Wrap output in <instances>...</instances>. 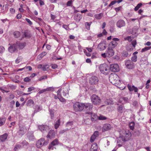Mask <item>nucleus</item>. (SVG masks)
Returning <instances> with one entry per match:
<instances>
[{
	"instance_id": "38",
	"label": "nucleus",
	"mask_w": 151,
	"mask_h": 151,
	"mask_svg": "<svg viewBox=\"0 0 151 151\" xmlns=\"http://www.w3.org/2000/svg\"><path fill=\"white\" fill-rule=\"evenodd\" d=\"M51 144L53 145H57L58 143V139H55L54 141L51 142Z\"/></svg>"
},
{
	"instance_id": "2",
	"label": "nucleus",
	"mask_w": 151,
	"mask_h": 151,
	"mask_svg": "<svg viewBox=\"0 0 151 151\" xmlns=\"http://www.w3.org/2000/svg\"><path fill=\"white\" fill-rule=\"evenodd\" d=\"M109 80L112 84L117 86L121 83L119 76L114 73L111 74L109 76Z\"/></svg>"
},
{
	"instance_id": "26",
	"label": "nucleus",
	"mask_w": 151,
	"mask_h": 151,
	"mask_svg": "<svg viewBox=\"0 0 151 151\" xmlns=\"http://www.w3.org/2000/svg\"><path fill=\"white\" fill-rule=\"evenodd\" d=\"M14 37L15 38H18L21 36L20 32L18 31H15L13 33Z\"/></svg>"
},
{
	"instance_id": "31",
	"label": "nucleus",
	"mask_w": 151,
	"mask_h": 151,
	"mask_svg": "<svg viewBox=\"0 0 151 151\" xmlns=\"http://www.w3.org/2000/svg\"><path fill=\"white\" fill-rule=\"evenodd\" d=\"M6 120L5 118H0V126L3 125L4 124Z\"/></svg>"
},
{
	"instance_id": "59",
	"label": "nucleus",
	"mask_w": 151,
	"mask_h": 151,
	"mask_svg": "<svg viewBox=\"0 0 151 151\" xmlns=\"http://www.w3.org/2000/svg\"><path fill=\"white\" fill-rule=\"evenodd\" d=\"M60 91H61V90H60V89L58 90L57 91V93H58L57 95H58V97H62L61 95V93H60Z\"/></svg>"
},
{
	"instance_id": "32",
	"label": "nucleus",
	"mask_w": 151,
	"mask_h": 151,
	"mask_svg": "<svg viewBox=\"0 0 151 151\" xmlns=\"http://www.w3.org/2000/svg\"><path fill=\"white\" fill-rule=\"evenodd\" d=\"M60 120L59 119L56 122V123L55 125V129H57L58 127H59L60 125Z\"/></svg>"
},
{
	"instance_id": "4",
	"label": "nucleus",
	"mask_w": 151,
	"mask_h": 151,
	"mask_svg": "<svg viewBox=\"0 0 151 151\" xmlns=\"http://www.w3.org/2000/svg\"><path fill=\"white\" fill-rule=\"evenodd\" d=\"M74 110L76 111H81L83 110V103L76 102L73 105Z\"/></svg>"
},
{
	"instance_id": "44",
	"label": "nucleus",
	"mask_w": 151,
	"mask_h": 151,
	"mask_svg": "<svg viewBox=\"0 0 151 151\" xmlns=\"http://www.w3.org/2000/svg\"><path fill=\"white\" fill-rule=\"evenodd\" d=\"M97 137H96L93 134L91 137L90 139V142H93L95 139Z\"/></svg>"
},
{
	"instance_id": "37",
	"label": "nucleus",
	"mask_w": 151,
	"mask_h": 151,
	"mask_svg": "<svg viewBox=\"0 0 151 151\" xmlns=\"http://www.w3.org/2000/svg\"><path fill=\"white\" fill-rule=\"evenodd\" d=\"M91 119L92 121H95L97 119L98 116L96 114H94L93 116H91Z\"/></svg>"
},
{
	"instance_id": "28",
	"label": "nucleus",
	"mask_w": 151,
	"mask_h": 151,
	"mask_svg": "<svg viewBox=\"0 0 151 151\" xmlns=\"http://www.w3.org/2000/svg\"><path fill=\"white\" fill-rule=\"evenodd\" d=\"M27 104L28 106H30L34 105V102L32 100L30 99L27 101Z\"/></svg>"
},
{
	"instance_id": "17",
	"label": "nucleus",
	"mask_w": 151,
	"mask_h": 151,
	"mask_svg": "<svg viewBox=\"0 0 151 151\" xmlns=\"http://www.w3.org/2000/svg\"><path fill=\"white\" fill-rule=\"evenodd\" d=\"M8 50L10 52L13 53L16 50H17V49L15 46V45H13L12 46H11L9 47Z\"/></svg>"
},
{
	"instance_id": "64",
	"label": "nucleus",
	"mask_w": 151,
	"mask_h": 151,
	"mask_svg": "<svg viewBox=\"0 0 151 151\" xmlns=\"http://www.w3.org/2000/svg\"><path fill=\"white\" fill-rule=\"evenodd\" d=\"M121 99L124 100L125 103L127 102L128 101V98L126 97H123L121 98Z\"/></svg>"
},
{
	"instance_id": "50",
	"label": "nucleus",
	"mask_w": 151,
	"mask_h": 151,
	"mask_svg": "<svg viewBox=\"0 0 151 151\" xmlns=\"http://www.w3.org/2000/svg\"><path fill=\"white\" fill-rule=\"evenodd\" d=\"M21 144L23 145V147L27 146L28 144V143L26 141H23L21 143Z\"/></svg>"
},
{
	"instance_id": "40",
	"label": "nucleus",
	"mask_w": 151,
	"mask_h": 151,
	"mask_svg": "<svg viewBox=\"0 0 151 151\" xmlns=\"http://www.w3.org/2000/svg\"><path fill=\"white\" fill-rule=\"evenodd\" d=\"M102 14L101 13L96 14L95 15V18L97 19H100L102 16Z\"/></svg>"
},
{
	"instance_id": "30",
	"label": "nucleus",
	"mask_w": 151,
	"mask_h": 151,
	"mask_svg": "<svg viewBox=\"0 0 151 151\" xmlns=\"http://www.w3.org/2000/svg\"><path fill=\"white\" fill-rule=\"evenodd\" d=\"M49 111L50 113L51 118L52 119L54 116V112L53 110L49 109Z\"/></svg>"
},
{
	"instance_id": "60",
	"label": "nucleus",
	"mask_w": 151,
	"mask_h": 151,
	"mask_svg": "<svg viewBox=\"0 0 151 151\" xmlns=\"http://www.w3.org/2000/svg\"><path fill=\"white\" fill-rule=\"evenodd\" d=\"M72 4V0H70L68 1L67 4V6H70Z\"/></svg>"
},
{
	"instance_id": "7",
	"label": "nucleus",
	"mask_w": 151,
	"mask_h": 151,
	"mask_svg": "<svg viewBox=\"0 0 151 151\" xmlns=\"http://www.w3.org/2000/svg\"><path fill=\"white\" fill-rule=\"evenodd\" d=\"M108 68V66L106 64L101 65L99 67V69L101 72L104 74H106L107 73V72L106 73L105 71H107Z\"/></svg>"
},
{
	"instance_id": "63",
	"label": "nucleus",
	"mask_w": 151,
	"mask_h": 151,
	"mask_svg": "<svg viewBox=\"0 0 151 151\" xmlns=\"http://www.w3.org/2000/svg\"><path fill=\"white\" fill-rule=\"evenodd\" d=\"M101 55L102 57H103L104 58H105L106 57H107V53L106 52V53H104L102 54Z\"/></svg>"
},
{
	"instance_id": "11",
	"label": "nucleus",
	"mask_w": 151,
	"mask_h": 151,
	"mask_svg": "<svg viewBox=\"0 0 151 151\" xmlns=\"http://www.w3.org/2000/svg\"><path fill=\"white\" fill-rule=\"evenodd\" d=\"M26 43L25 42H16V45L18 47L20 50L22 49L26 46Z\"/></svg>"
},
{
	"instance_id": "48",
	"label": "nucleus",
	"mask_w": 151,
	"mask_h": 151,
	"mask_svg": "<svg viewBox=\"0 0 151 151\" xmlns=\"http://www.w3.org/2000/svg\"><path fill=\"white\" fill-rule=\"evenodd\" d=\"M4 47L2 46H0V53H2L5 51Z\"/></svg>"
},
{
	"instance_id": "56",
	"label": "nucleus",
	"mask_w": 151,
	"mask_h": 151,
	"mask_svg": "<svg viewBox=\"0 0 151 151\" xmlns=\"http://www.w3.org/2000/svg\"><path fill=\"white\" fill-rule=\"evenodd\" d=\"M26 21L29 23V24L30 25H31L32 24V22L28 18L25 19Z\"/></svg>"
},
{
	"instance_id": "9",
	"label": "nucleus",
	"mask_w": 151,
	"mask_h": 151,
	"mask_svg": "<svg viewBox=\"0 0 151 151\" xmlns=\"http://www.w3.org/2000/svg\"><path fill=\"white\" fill-rule=\"evenodd\" d=\"M109 69L111 71L114 72H117L119 70V66L117 64L110 65Z\"/></svg>"
},
{
	"instance_id": "39",
	"label": "nucleus",
	"mask_w": 151,
	"mask_h": 151,
	"mask_svg": "<svg viewBox=\"0 0 151 151\" xmlns=\"http://www.w3.org/2000/svg\"><path fill=\"white\" fill-rule=\"evenodd\" d=\"M133 39V38L132 37L130 36H128L126 37H125L124 39L125 40H127L129 41V42H130Z\"/></svg>"
},
{
	"instance_id": "55",
	"label": "nucleus",
	"mask_w": 151,
	"mask_h": 151,
	"mask_svg": "<svg viewBox=\"0 0 151 151\" xmlns=\"http://www.w3.org/2000/svg\"><path fill=\"white\" fill-rule=\"evenodd\" d=\"M132 44L133 46L135 47L137 44V42L135 40H134L132 42Z\"/></svg>"
},
{
	"instance_id": "52",
	"label": "nucleus",
	"mask_w": 151,
	"mask_h": 151,
	"mask_svg": "<svg viewBox=\"0 0 151 151\" xmlns=\"http://www.w3.org/2000/svg\"><path fill=\"white\" fill-rule=\"evenodd\" d=\"M47 77L46 76H42L39 79V81H41L43 80H44L45 79H47Z\"/></svg>"
},
{
	"instance_id": "57",
	"label": "nucleus",
	"mask_w": 151,
	"mask_h": 151,
	"mask_svg": "<svg viewBox=\"0 0 151 151\" xmlns=\"http://www.w3.org/2000/svg\"><path fill=\"white\" fill-rule=\"evenodd\" d=\"M58 99L61 102H65V99L64 98H63L62 97H58Z\"/></svg>"
},
{
	"instance_id": "18",
	"label": "nucleus",
	"mask_w": 151,
	"mask_h": 151,
	"mask_svg": "<svg viewBox=\"0 0 151 151\" xmlns=\"http://www.w3.org/2000/svg\"><path fill=\"white\" fill-rule=\"evenodd\" d=\"M8 134L7 133H5L0 136V142H4L7 139Z\"/></svg>"
},
{
	"instance_id": "34",
	"label": "nucleus",
	"mask_w": 151,
	"mask_h": 151,
	"mask_svg": "<svg viewBox=\"0 0 151 151\" xmlns=\"http://www.w3.org/2000/svg\"><path fill=\"white\" fill-rule=\"evenodd\" d=\"M134 122H131L129 124V126L130 129L133 130L134 128Z\"/></svg>"
},
{
	"instance_id": "27",
	"label": "nucleus",
	"mask_w": 151,
	"mask_h": 151,
	"mask_svg": "<svg viewBox=\"0 0 151 151\" xmlns=\"http://www.w3.org/2000/svg\"><path fill=\"white\" fill-rule=\"evenodd\" d=\"M117 45V43L115 41H112L109 44V46H110L111 48H114L116 47Z\"/></svg>"
},
{
	"instance_id": "62",
	"label": "nucleus",
	"mask_w": 151,
	"mask_h": 151,
	"mask_svg": "<svg viewBox=\"0 0 151 151\" xmlns=\"http://www.w3.org/2000/svg\"><path fill=\"white\" fill-rule=\"evenodd\" d=\"M63 27L65 28V29L67 30L69 29L68 25H63Z\"/></svg>"
},
{
	"instance_id": "61",
	"label": "nucleus",
	"mask_w": 151,
	"mask_h": 151,
	"mask_svg": "<svg viewBox=\"0 0 151 151\" xmlns=\"http://www.w3.org/2000/svg\"><path fill=\"white\" fill-rule=\"evenodd\" d=\"M73 124V121H70L67 122L66 123V125H70L71 126Z\"/></svg>"
},
{
	"instance_id": "23",
	"label": "nucleus",
	"mask_w": 151,
	"mask_h": 151,
	"mask_svg": "<svg viewBox=\"0 0 151 151\" xmlns=\"http://www.w3.org/2000/svg\"><path fill=\"white\" fill-rule=\"evenodd\" d=\"M125 109V108L123 105H120L118 106L117 108V111L120 113H122L123 112L124 110Z\"/></svg>"
},
{
	"instance_id": "54",
	"label": "nucleus",
	"mask_w": 151,
	"mask_h": 151,
	"mask_svg": "<svg viewBox=\"0 0 151 151\" xmlns=\"http://www.w3.org/2000/svg\"><path fill=\"white\" fill-rule=\"evenodd\" d=\"M35 89V88L34 87H30L28 88V92H29L32 91H33Z\"/></svg>"
},
{
	"instance_id": "12",
	"label": "nucleus",
	"mask_w": 151,
	"mask_h": 151,
	"mask_svg": "<svg viewBox=\"0 0 151 151\" xmlns=\"http://www.w3.org/2000/svg\"><path fill=\"white\" fill-rule=\"evenodd\" d=\"M125 25V21L122 19L118 21L116 23V26L119 28H121L124 27Z\"/></svg>"
},
{
	"instance_id": "8",
	"label": "nucleus",
	"mask_w": 151,
	"mask_h": 151,
	"mask_svg": "<svg viewBox=\"0 0 151 151\" xmlns=\"http://www.w3.org/2000/svg\"><path fill=\"white\" fill-rule=\"evenodd\" d=\"M99 79L97 77L93 76L89 79V83L91 85H96L98 83Z\"/></svg>"
},
{
	"instance_id": "36",
	"label": "nucleus",
	"mask_w": 151,
	"mask_h": 151,
	"mask_svg": "<svg viewBox=\"0 0 151 151\" xmlns=\"http://www.w3.org/2000/svg\"><path fill=\"white\" fill-rule=\"evenodd\" d=\"M151 48V47H145L142 49L141 51V52H144L146 51H147Z\"/></svg>"
},
{
	"instance_id": "3",
	"label": "nucleus",
	"mask_w": 151,
	"mask_h": 151,
	"mask_svg": "<svg viewBox=\"0 0 151 151\" xmlns=\"http://www.w3.org/2000/svg\"><path fill=\"white\" fill-rule=\"evenodd\" d=\"M93 107L92 104L90 103H83V109L86 111V114H92V112L91 111Z\"/></svg>"
},
{
	"instance_id": "19",
	"label": "nucleus",
	"mask_w": 151,
	"mask_h": 151,
	"mask_svg": "<svg viewBox=\"0 0 151 151\" xmlns=\"http://www.w3.org/2000/svg\"><path fill=\"white\" fill-rule=\"evenodd\" d=\"M55 135V133L53 130H50L47 136V138H49L50 139L53 138Z\"/></svg>"
},
{
	"instance_id": "41",
	"label": "nucleus",
	"mask_w": 151,
	"mask_h": 151,
	"mask_svg": "<svg viewBox=\"0 0 151 151\" xmlns=\"http://www.w3.org/2000/svg\"><path fill=\"white\" fill-rule=\"evenodd\" d=\"M137 56L136 55H134L131 58V61L133 62H136L137 60Z\"/></svg>"
},
{
	"instance_id": "33",
	"label": "nucleus",
	"mask_w": 151,
	"mask_h": 151,
	"mask_svg": "<svg viewBox=\"0 0 151 151\" xmlns=\"http://www.w3.org/2000/svg\"><path fill=\"white\" fill-rule=\"evenodd\" d=\"M21 148H22V146L20 145L17 144L15 145L14 148V151H17L18 149H20Z\"/></svg>"
},
{
	"instance_id": "35",
	"label": "nucleus",
	"mask_w": 151,
	"mask_h": 151,
	"mask_svg": "<svg viewBox=\"0 0 151 151\" xmlns=\"http://www.w3.org/2000/svg\"><path fill=\"white\" fill-rule=\"evenodd\" d=\"M27 137L29 139H32L34 138V135L32 133H28L27 134Z\"/></svg>"
},
{
	"instance_id": "29",
	"label": "nucleus",
	"mask_w": 151,
	"mask_h": 151,
	"mask_svg": "<svg viewBox=\"0 0 151 151\" xmlns=\"http://www.w3.org/2000/svg\"><path fill=\"white\" fill-rule=\"evenodd\" d=\"M91 23V22H86L85 23L86 28L88 30L90 29V26Z\"/></svg>"
},
{
	"instance_id": "43",
	"label": "nucleus",
	"mask_w": 151,
	"mask_h": 151,
	"mask_svg": "<svg viewBox=\"0 0 151 151\" xmlns=\"http://www.w3.org/2000/svg\"><path fill=\"white\" fill-rule=\"evenodd\" d=\"M42 109L41 107L39 106H37L36 107V109L34 111L35 113L38 112Z\"/></svg>"
},
{
	"instance_id": "58",
	"label": "nucleus",
	"mask_w": 151,
	"mask_h": 151,
	"mask_svg": "<svg viewBox=\"0 0 151 151\" xmlns=\"http://www.w3.org/2000/svg\"><path fill=\"white\" fill-rule=\"evenodd\" d=\"M24 81L25 82H29L31 80L30 79L29 77H26L24 79Z\"/></svg>"
},
{
	"instance_id": "16",
	"label": "nucleus",
	"mask_w": 151,
	"mask_h": 151,
	"mask_svg": "<svg viewBox=\"0 0 151 151\" xmlns=\"http://www.w3.org/2000/svg\"><path fill=\"white\" fill-rule=\"evenodd\" d=\"M97 47L100 51L103 50L106 48V44L104 43L101 42L99 44Z\"/></svg>"
},
{
	"instance_id": "42",
	"label": "nucleus",
	"mask_w": 151,
	"mask_h": 151,
	"mask_svg": "<svg viewBox=\"0 0 151 151\" xmlns=\"http://www.w3.org/2000/svg\"><path fill=\"white\" fill-rule=\"evenodd\" d=\"M122 54L123 57H127L128 55V52L126 51H123Z\"/></svg>"
},
{
	"instance_id": "20",
	"label": "nucleus",
	"mask_w": 151,
	"mask_h": 151,
	"mask_svg": "<svg viewBox=\"0 0 151 151\" xmlns=\"http://www.w3.org/2000/svg\"><path fill=\"white\" fill-rule=\"evenodd\" d=\"M24 37L26 38H29L32 37V35L29 31L28 30L25 31L24 32Z\"/></svg>"
},
{
	"instance_id": "6",
	"label": "nucleus",
	"mask_w": 151,
	"mask_h": 151,
	"mask_svg": "<svg viewBox=\"0 0 151 151\" xmlns=\"http://www.w3.org/2000/svg\"><path fill=\"white\" fill-rule=\"evenodd\" d=\"M47 143L45 142V139L44 138H41L39 139L36 143V146L38 148H40L43 145H46Z\"/></svg>"
},
{
	"instance_id": "47",
	"label": "nucleus",
	"mask_w": 151,
	"mask_h": 151,
	"mask_svg": "<svg viewBox=\"0 0 151 151\" xmlns=\"http://www.w3.org/2000/svg\"><path fill=\"white\" fill-rule=\"evenodd\" d=\"M98 119L100 120H104L107 119V118L103 116H100L99 117Z\"/></svg>"
},
{
	"instance_id": "5",
	"label": "nucleus",
	"mask_w": 151,
	"mask_h": 151,
	"mask_svg": "<svg viewBox=\"0 0 151 151\" xmlns=\"http://www.w3.org/2000/svg\"><path fill=\"white\" fill-rule=\"evenodd\" d=\"M91 101L94 104L99 105L101 102V99L98 96L93 94L91 96Z\"/></svg>"
},
{
	"instance_id": "24",
	"label": "nucleus",
	"mask_w": 151,
	"mask_h": 151,
	"mask_svg": "<svg viewBox=\"0 0 151 151\" xmlns=\"http://www.w3.org/2000/svg\"><path fill=\"white\" fill-rule=\"evenodd\" d=\"M47 128V126L44 125H41L38 126L39 129L42 132H43Z\"/></svg>"
},
{
	"instance_id": "14",
	"label": "nucleus",
	"mask_w": 151,
	"mask_h": 151,
	"mask_svg": "<svg viewBox=\"0 0 151 151\" xmlns=\"http://www.w3.org/2000/svg\"><path fill=\"white\" fill-rule=\"evenodd\" d=\"M106 52L108 57H110L113 56L114 54V52L112 48L109 47Z\"/></svg>"
},
{
	"instance_id": "22",
	"label": "nucleus",
	"mask_w": 151,
	"mask_h": 151,
	"mask_svg": "<svg viewBox=\"0 0 151 151\" xmlns=\"http://www.w3.org/2000/svg\"><path fill=\"white\" fill-rule=\"evenodd\" d=\"M97 144L96 143H93L91 147V151H97Z\"/></svg>"
},
{
	"instance_id": "15",
	"label": "nucleus",
	"mask_w": 151,
	"mask_h": 151,
	"mask_svg": "<svg viewBox=\"0 0 151 151\" xmlns=\"http://www.w3.org/2000/svg\"><path fill=\"white\" fill-rule=\"evenodd\" d=\"M111 128V125L109 124H104L102 128V131L105 132L110 129Z\"/></svg>"
},
{
	"instance_id": "1",
	"label": "nucleus",
	"mask_w": 151,
	"mask_h": 151,
	"mask_svg": "<svg viewBox=\"0 0 151 151\" xmlns=\"http://www.w3.org/2000/svg\"><path fill=\"white\" fill-rule=\"evenodd\" d=\"M120 136L119 138L120 139H122L123 141L128 140L130 138L132 135L131 132H129V131H126L124 130L120 132Z\"/></svg>"
},
{
	"instance_id": "51",
	"label": "nucleus",
	"mask_w": 151,
	"mask_h": 151,
	"mask_svg": "<svg viewBox=\"0 0 151 151\" xmlns=\"http://www.w3.org/2000/svg\"><path fill=\"white\" fill-rule=\"evenodd\" d=\"M116 2H117V0H114L113 1H112L110 3V4L109 5V6H111L112 5H114Z\"/></svg>"
},
{
	"instance_id": "21",
	"label": "nucleus",
	"mask_w": 151,
	"mask_h": 151,
	"mask_svg": "<svg viewBox=\"0 0 151 151\" xmlns=\"http://www.w3.org/2000/svg\"><path fill=\"white\" fill-rule=\"evenodd\" d=\"M128 87L129 91H134L135 92H137L138 91V88H137L134 87V86H131L130 85H128Z\"/></svg>"
},
{
	"instance_id": "45",
	"label": "nucleus",
	"mask_w": 151,
	"mask_h": 151,
	"mask_svg": "<svg viewBox=\"0 0 151 151\" xmlns=\"http://www.w3.org/2000/svg\"><path fill=\"white\" fill-rule=\"evenodd\" d=\"M22 58L21 57H19L16 59L15 60V62L16 63L18 64L19 63L20 61H21Z\"/></svg>"
},
{
	"instance_id": "53",
	"label": "nucleus",
	"mask_w": 151,
	"mask_h": 151,
	"mask_svg": "<svg viewBox=\"0 0 151 151\" xmlns=\"http://www.w3.org/2000/svg\"><path fill=\"white\" fill-rule=\"evenodd\" d=\"M47 88L48 91H54V88L52 87H49Z\"/></svg>"
},
{
	"instance_id": "25",
	"label": "nucleus",
	"mask_w": 151,
	"mask_h": 151,
	"mask_svg": "<svg viewBox=\"0 0 151 151\" xmlns=\"http://www.w3.org/2000/svg\"><path fill=\"white\" fill-rule=\"evenodd\" d=\"M82 18L81 15L79 14H77L74 17V19L77 22H79Z\"/></svg>"
},
{
	"instance_id": "13",
	"label": "nucleus",
	"mask_w": 151,
	"mask_h": 151,
	"mask_svg": "<svg viewBox=\"0 0 151 151\" xmlns=\"http://www.w3.org/2000/svg\"><path fill=\"white\" fill-rule=\"evenodd\" d=\"M26 132V130L24 128V127H19V129L17 133L19 135L21 136H22Z\"/></svg>"
},
{
	"instance_id": "10",
	"label": "nucleus",
	"mask_w": 151,
	"mask_h": 151,
	"mask_svg": "<svg viewBox=\"0 0 151 151\" xmlns=\"http://www.w3.org/2000/svg\"><path fill=\"white\" fill-rule=\"evenodd\" d=\"M125 65L129 69H132L134 67V63L131 60H128L125 61Z\"/></svg>"
},
{
	"instance_id": "46",
	"label": "nucleus",
	"mask_w": 151,
	"mask_h": 151,
	"mask_svg": "<svg viewBox=\"0 0 151 151\" xmlns=\"http://www.w3.org/2000/svg\"><path fill=\"white\" fill-rule=\"evenodd\" d=\"M49 66L48 65H43L42 68L44 71H46L47 70V69L49 68Z\"/></svg>"
},
{
	"instance_id": "49",
	"label": "nucleus",
	"mask_w": 151,
	"mask_h": 151,
	"mask_svg": "<svg viewBox=\"0 0 151 151\" xmlns=\"http://www.w3.org/2000/svg\"><path fill=\"white\" fill-rule=\"evenodd\" d=\"M47 54V53L46 52L44 51L41 54H40L39 56H40V57L42 58V57H43L45 55Z\"/></svg>"
}]
</instances>
